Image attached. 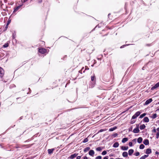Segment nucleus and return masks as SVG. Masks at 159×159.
Wrapping results in <instances>:
<instances>
[{
  "instance_id": "nucleus-1",
  "label": "nucleus",
  "mask_w": 159,
  "mask_h": 159,
  "mask_svg": "<svg viewBox=\"0 0 159 159\" xmlns=\"http://www.w3.org/2000/svg\"><path fill=\"white\" fill-rule=\"evenodd\" d=\"M47 51V49L43 48H39V52L40 53L43 54L46 53Z\"/></svg>"
},
{
  "instance_id": "nucleus-2",
  "label": "nucleus",
  "mask_w": 159,
  "mask_h": 159,
  "mask_svg": "<svg viewBox=\"0 0 159 159\" xmlns=\"http://www.w3.org/2000/svg\"><path fill=\"white\" fill-rule=\"evenodd\" d=\"M4 75V71L3 68L0 67V77L2 78Z\"/></svg>"
},
{
  "instance_id": "nucleus-3",
  "label": "nucleus",
  "mask_w": 159,
  "mask_h": 159,
  "mask_svg": "<svg viewBox=\"0 0 159 159\" xmlns=\"http://www.w3.org/2000/svg\"><path fill=\"white\" fill-rule=\"evenodd\" d=\"M139 132V125H138L136 128L134 129L133 132L134 133H138Z\"/></svg>"
},
{
  "instance_id": "nucleus-4",
  "label": "nucleus",
  "mask_w": 159,
  "mask_h": 159,
  "mask_svg": "<svg viewBox=\"0 0 159 159\" xmlns=\"http://www.w3.org/2000/svg\"><path fill=\"white\" fill-rule=\"evenodd\" d=\"M159 87V82L156 84L154 86L152 87L151 89L152 90H154L155 89Z\"/></svg>"
},
{
  "instance_id": "nucleus-5",
  "label": "nucleus",
  "mask_w": 159,
  "mask_h": 159,
  "mask_svg": "<svg viewBox=\"0 0 159 159\" xmlns=\"http://www.w3.org/2000/svg\"><path fill=\"white\" fill-rule=\"evenodd\" d=\"M78 154L75 153L71 155L68 158L73 159L75 157L78 155Z\"/></svg>"
},
{
  "instance_id": "nucleus-6",
  "label": "nucleus",
  "mask_w": 159,
  "mask_h": 159,
  "mask_svg": "<svg viewBox=\"0 0 159 159\" xmlns=\"http://www.w3.org/2000/svg\"><path fill=\"white\" fill-rule=\"evenodd\" d=\"M89 155L93 157L94 154V152L93 150H91L89 152Z\"/></svg>"
},
{
  "instance_id": "nucleus-7",
  "label": "nucleus",
  "mask_w": 159,
  "mask_h": 159,
  "mask_svg": "<svg viewBox=\"0 0 159 159\" xmlns=\"http://www.w3.org/2000/svg\"><path fill=\"white\" fill-rule=\"evenodd\" d=\"M152 101V98H150L147 100L145 102V105H148L151 103Z\"/></svg>"
},
{
  "instance_id": "nucleus-8",
  "label": "nucleus",
  "mask_w": 159,
  "mask_h": 159,
  "mask_svg": "<svg viewBox=\"0 0 159 159\" xmlns=\"http://www.w3.org/2000/svg\"><path fill=\"white\" fill-rule=\"evenodd\" d=\"M143 143L145 145H148L149 144V141L148 139H146L144 140Z\"/></svg>"
},
{
  "instance_id": "nucleus-9",
  "label": "nucleus",
  "mask_w": 159,
  "mask_h": 159,
  "mask_svg": "<svg viewBox=\"0 0 159 159\" xmlns=\"http://www.w3.org/2000/svg\"><path fill=\"white\" fill-rule=\"evenodd\" d=\"M146 153L149 154L151 153V149L150 148H148L146 150Z\"/></svg>"
},
{
  "instance_id": "nucleus-10",
  "label": "nucleus",
  "mask_w": 159,
  "mask_h": 159,
  "mask_svg": "<svg viewBox=\"0 0 159 159\" xmlns=\"http://www.w3.org/2000/svg\"><path fill=\"white\" fill-rule=\"evenodd\" d=\"M128 148V146H122L121 147V149L123 150H126Z\"/></svg>"
},
{
  "instance_id": "nucleus-11",
  "label": "nucleus",
  "mask_w": 159,
  "mask_h": 159,
  "mask_svg": "<svg viewBox=\"0 0 159 159\" xmlns=\"http://www.w3.org/2000/svg\"><path fill=\"white\" fill-rule=\"evenodd\" d=\"M143 141V139L142 137H140L138 139L137 142L138 143H140Z\"/></svg>"
},
{
  "instance_id": "nucleus-12",
  "label": "nucleus",
  "mask_w": 159,
  "mask_h": 159,
  "mask_svg": "<svg viewBox=\"0 0 159 159\" xmlns=\"http://www.w3.org/2000/svg\"><path fill=\"white\" fill-rule=\"evenodd\" d=\"M54 149L53 148L51 149H48V154H51L53 152V151H54Z\"/></svg>"
},
{
  "instance_id": "nucleus-13",
  "label": "nucleus",
  "mask_w": 159,
  "mask_h": 159,
  "mask_svg": "<svg viewBox=\"0 0 159 159\" xmlns=\"http://www.w3.org/2000/svg\"><path fill=\"white\" fill-rule=\"evenodd\" d=\"M134 151L133 149H130L129 150L128 153L129 155H131L134 152Z\"/></svg>"
},
{
  "instance_id": "nucleus-14",
  "label": "nucleus",
  "mask_w": 159,
  "mask_h": 159,
  "mask_svg": "<svg viewBox=\"0 0 159 159\" xmlns=\"http://www.w3.org/2000/svg\"><path fill=\"white\" fill-rule=\"evenodd\" d=\"M143 120V121L145 122H148L149 121V119L147 117H145L144 118Z\"/></svg>"
},
{
  "instance_id": "nucleus-15",
  "label": "nucleus",
  "mask_w": 159,
  "mask_h": 159,
  "mask_svg": "<svg viewBox=\"0 0 159 159\" xmlns=\"http://www.w3.org/2000/svg\"><path fill=\"white\" fill-rule=\"evenodd\" d=\"M119 144L118 142H116L113 145V147L114 148H117L118 147Z\"/></svg>"
},
{
  "instance_id": "nucleus-16",
  "label": "nucleus",
  "mask_w": 159,
  "mask_h": 159,
  "mask_svg": "<svg viewBox=\"0 0 159 159\" xmlns=\"http://www.w3.org/2000/svg\"><path fill=\"white\" fill-rule=\"evenodd\" d=\"M128 140V138H124L123 139L122 142V143H124L125 142H127Z\"/></svg>"
},
{
  "instance_id": "nucleus-17",
  "label": "nucleus",
  "mask_w": 159,
  "mask_h": 159,
  "mask_svg": "<svg viewBox=\"0 0 159 159\" xmlns=\"http://www.w3.org/2000/svg\"><path fill=\"white\" fill-rule=\"evenodd\" d=\"M90 149V147H86V148H85L84 149V152H88V151H89Z\"/></svg>"
},
{
  "instance_id": "nucleus-18",
  "label": "nucleus",
  "mask_w": 159,
  "mask_h": 159,
  "mask_svg": "<svg viewBox=\"0 0 159 159\" xmlns=\"http://www.w3.org/2000/svg\"><path fill=\"white\" fill-rule=\"evenodd\" d=\"M146 127L145 125L144 124L141 125L140 126V129L141 130H143Z\"/></svg>"
},
{
  "instance_id": "nucleus-19",
  "label": "nucleus",
  "mask_w": 159,
  "mask_h": 159,
  "mask_svg": "<svg viewBox=\"0 0 159 159\" xmlns=\"http://www.w3.org/2000/svg\"><path fill=\"white\" fill-rule=\"evenodd\" d=\"M122 156L124 157H126L128 156V153L126 152H124L122 153Z\"/></svg>"
},
{
  "instance_id": "nucleus-20",
  "label": "nucleus",
  "mask_w": 159,
  "mask_h": 159,
  "mask_svg": "<svg viewBox=\"0 0 159 159\" xmlns=\"http://www.w3.org/2000/svg\"><path fill=\"white\" fill-rule=\"evenodd\" d=\"M20 8V6H18L15 8L14 9V12H16Z\"/></svg>"
},
{
  "instance_id": "nucleus-21",
  "label": "nucleus",
  "mask_w": 159,
  "mask_h": 159,
  "mask_svg": "<svg viewBox=\"0 0 159 159\" xmlns=\"http://www.w3.org/2000/svg\"><path fill=\"white\" fill-rule=\"evenodd\" d=\"M95 76L94 75L93 76H91V80L92 81H93L95 79Z\"/></svg>"
},
{
  "instance_id": "nucleus-22",
  "label": "nucleus",
  "mask_w": 159,
  "mask_h": 159,
  "mask_svg": "<svg viewBox=\"0 0 159 159\" xmlns=\"http://www.w3.org/2000/svg\"><path fill=\"white\" fill-rule=\"evenodd\" d=\"M157 116V115L156 114H152V118L153 119L155 118Z\"/></svg>"
},
{
  "instance_id": "nucleus-23",
  "label": "nucleus",
  "mask_w": 159,
  "mask_h": 159,
  "mask_svg": "<svg viewBox=\"0 0 159 159\" xmlns=\"http://www.w3.org/2000/svg\"><path fill=\"white\" fill-rule=\"evenodd\" d=\"M145 147L144 145L143 144H141L140 145L139 148L140 149H143Z\"/></svg>"
},
{
  "instance_id": "nucleus-24",
  "label": "nucleus",
  "mask_w": 159,
  "mask_h": 159,
  "mask_svg": "<svg viewBox=\"0 0 159 159\" xmlns=\"http://www.w3.org/2000/svg\"><path fill=\"white\" fill-rule=\"evenodd\" d=\"M146 113H144L142 114H141L139 116V118H143V117H144L146 115Z\"/></svg>"
},
{
  "instance_id": "nucleus-25",
  "label": "nucleus",
  "mask_w": 159,
  "mask_h": 159,
  "mask_svg": "<svg viewBox=\"0 0 159 159\" xmlns=\"http://www.w3.org/2000/svg\"><path fill=\"white\" fill-rule=\"evenodd\" d=\"M88 140H89V139H88V138H86L85 139H84V140L83 141V142L84 143H85L87 142H88Z\"/></svg>"
},
{
  "instance_id": "nucleus-26",
  "label": "nucleus",
  "mask_w": 159,
  "mask_h": 159,
  "mask_svg": "<svg viewBox=\"0 0 159 159\" xmlns=\"http://www.w3.org/2000/svg\"><path fill=\"white\" fill-rule=\"evenodd\" d=\"M9 46V44L8 43H6L4 44L3 45V47L4 48H7V47Z\"/></svg>"
},
{
  "instance_id": "nucleus-27",
  "label": "nucleus",
  "mask_w": 159,
  "mask_h": 159,
  "mask_svg": "<svg viewBox=\"0 0 159 159\" xmlns=\"http://www.w3.org/2000/svg\"><path fill=\"white\" fill-rule=\"evenodd\" d=\"M140 114V112L138 111L137 112L134 114L136 115L137 117L139 116Z\"/></svg>"
},
{
  "instance_id": "nucleus-28",
  "label": "nucleus",
  "mask_w": 159,
  "mask_h": 159,
  "mask_svg": "<svg viewBox=\"0 0 159 159\" xmlns=\"http://www.w3.org/2000/svg\"><path fill=\"white\" fill-rule=\"evenodd\" d=\"M96 150L98 151H100L102 150V148L100 147H98L96 148Z\"/></svg>"
},
{
  "instance_id": "nucleus-29",
  "label": "nucleus",
  "mask_w": 159,
  "mask_h": 159,
  "mask_svg": "<svg viewBox=\"0 0 159 159\" xmlns=\"http://www.w3.org/2000/svg\"><path fill=\"white\" fill-rule=\"evenodd\" d=\"M15 87H16V85L14 84H11L10 85V88H12Z\"/></svg>"
},
{
  "instance_id": "nucleus-30",
  "label": "nucleus",
  "mask_w": 159,
  "mask_h": 159,
  "mask_svg": "<svg viewBox=\"0 0 159 159\" xmlns=\"http://www.w3.org/2000/svg\"><path fill=\"white\" fill-rule=\"evenodd\" d=\"M137 117V116H136L134 114L132 116V119H135Z\"/></svg>"
},
{
  "instance_id": "nucleus-31",
  "label": "nucleus",
  "mask_w": 159,
  "mask_h": 159,
  "mask_svg": "<svg viewBox=\"0 0 159 159\" xmlns=\"http://www.w3.org/2000/svg\"><path fill=\"white\" fill-rule=\"evenodd\" d=\"M107 152L106 151H103L102 152V154L103 155H106V154H107Z\"/></svg>"
},
{
  "instance_id": "nucleus-32",
  "label": "nucleus",
  "mask_w": 159,
  "mask_h": 159,
  "mask_svg": "<svg viewBox=\"0 0 159 159\" xmlns=\"http://www.w3.org/2000/svg\"><path fill=\"white\" fill-rule=\"evenodd\" d=\"M118 135V134H117V133H115L114 134H113L112 135V136L114 137H117Z\"/></svg>"
},
{
  "instance_id": "nucleus-33",
  "label": "nucleus",
  "mask_w": 159,
  "mask_h": 159,
  "mask_svg": "<svg viewBox=\"0 0 159 159\" xmlns=\"http://www.w3.org/2000/svg\"><path fill=\"white\" fill-rule=\"evenodd\" d=\"M159 137V132H157L156 134V138L157 139H158Z\"/></svg>"
},
{
  "instance_id": "nucleus-34",
  "label": "nucleus",
  "mask_w": 159,
  "mask_h": 159,
  "mask_svg": "<svg viewBox=\"0 0 159 159\" xmlns=\"http://www.w3.org/2000/svg\"><path fill=\"white\" fill-rule=\"evenodd\" d=\"M95 159H102V157L100 156H98L96 157Z\"/></svg>"
},
{
  "instance_id": "nucleus-35",
  "label": "nucleus",
  "mask_w": 159,
  "mask_h": 159,
  "mask_svg": "<svg viewBox=\"0 0 159 159\" xmlns=\"http://www.w3.org/2000/svg\"><path fill=\"white\" fill-rule=\"evenodd\" d=\"M89 68L88 67V66H85V69L83 71V72L84 73V71H85V70H89Z\"/></svg>"
},
{
  "instance_id": "nucleus-36",
  "label": "nucleus",
  "mask_w": 159,
  "mask_h": 159,
  "mask_svg": "<svg viewBox=\"0 0 159 159\" xmlns=\"http://www.w3.org/2000/svg\"><path fill=\"white\" fill-rule=\"evenodd\" d=\"M152 132L156 133V130L155 128V127H154L153 129L152 130Z\"/></svg>"
},
{
  "instance_id": "nucleus-37",
  "label": "nucleus",
  "mask_w": 159,
  "mask_h": 159,
  "mask_svg": "<svg viewBox=\"0 0 159 159\" xmlns=\"http://www.w3.org/2000/svg\"><path fill=\"white\" fill-rule=\"evenodd\" d=\"M129 146L131 147L133 146V144L132 142H129Z\"/></svg>"
},
{
  "instance_id": "nucleus-38",
  "label": "nucleus",
  "mask_w": 159,
  "mask_h": 159,
  "mask_svg": "<svg viewBox=\"0 0 159 159\" xmlns=\"http://www.w3.org/2000/svg\"><path fill=\"white\" fill-rule=\"evenodd\" d=\"M139 155V152H137L135 154V155L136 156H138Z\"/></svg>"
},
{
  "instance_id": "nucleus-39",
  "label": "nucleus",
  "mask_w": 159,
  "mask_h": 159,
  "mask_svg": "<svg viewBox=\"0 0 159 159\" xmlns=\"http://www.w3.org/2000/svg\"><path fill=\"white\" fill-rule=\"evenodd\" d=\"M84 68V67H83L82 68V69H81V70H79V73H81V74H82V70H83Z\"/></svg>"
},
{
  "instance_id": "nucleus-40",
  "label": "nucleus",
  "mask_w": 159,
  "mask_h": 159,
  "mask_svg": "<svg viewBox=\"0 0 159 159\" xmlns=\"http://www.w3.org/2000/svg\"><path fill=\"white\" fill-rule=\"evenodd\" d=\"M132 130V127L131 126L130 128L129 129V131H131Z\"/></svg>"
},
{
  "instance_id": "nucleus-41",
  "label": "nucleus",
  "mask_w": 159,
  "mask_h": 159,
  "mask_svg": "<svg viewBox=\"0 0 159 159\" xmlns=\"http://www.w3.org/2000/svg\"><path fill=\"white\" fill-rule=\"evenodd\" d=\"M135 122V121L134 120H131L130 121V123L131 124H134Z\"/></svg>"
},
{
  "instance_id": "nucleus-42",
  "label": "nucleus",
  "mask_w": 159,
  "mask_h": 159,
  "mask_svg": "<svg viewBox=\"0 0 159 159\" xmlns=\"http://www.w3.org/2000/svg\"><path fill=\"white\" fill-rule=\"evenodd\" d=\"M8 25H7V24L6 26L5 27V30H6L7 29V28L8 27Z\"/></svg>"
},
{
  "instance_id": "nucleus-43",
  "label": "nucleus",
  "mask_w": 159,
  "mask_h": 159,
  "mask_svg": "<svg viewBox=\"0 0 159 159\" xmlns=\"http://www.w3.org/2000/svg\"><path fill=\"white\" fill-rule=\"evenodd\" d=\"M148 156V155H145L144 156H143V157H144V158H146Z\"/></svg>"
},
{
  "instance_id": "nucleus-44",
  "label": "nucleus",
  "mask_w": 159,
  "mask_h": 159,
  "mask_svg": "<svg viewBox=\"0 0 159 159\" xmlns=\"http://www.w3.org/2000/svg\"><path fill=\"white\" fill-rule=\"evenodd\" d=\"M11 22V20H8L7 23V25H8Z\"/></svg>"
},
{
  "instance_id": "nucleus-45",
  "label": "nucleus",
  "mask_w": 159,
  "mask_h": 159,
  "mask_svg": "<svg viewBox=\"0 0 159 159\" xmlns=\"http://www.w3.org/2000/svg\"><path fill=\"white\" fill-rule=\"evenodd\" d=\"M108 156H106L103 159H108Z\"/></svg>"
},
{
  "instance_id": "nucleus-46",
  "label": "nucleus",
  "mask_w": 159,
  "mask_h": 159,
  "mask_svg": "<svg viewBox=\"0 0 159 159\" xmlns=\"http://www.w3.org/2000/svg\"><path fill=\"white\" fill-rule=\"evenodd\" d=\"M132 141L133 142H135V143H136V139H133Z\"/></svg>"
},
{
  "instance_id": "nucleus-47",
  "label": "nucleus",
  "mask_w": 159,
  "mask_h": 159,
  "mask_svg": "<svg viewBox=\"0 0 159 159\" xmlns=\"http://www.w3.org/2000/svg\"><path fill=\"white\" fill-rule=\"evenodd\" d=\"M126 46V45H122V46H121L120 47V48H124Z\"/></svg>"
},
{
  "instance_id": "nucleus-48",
  "label": "nucleus",
  "mask_w": 159,
  "mask_h": 159,
  "mask_svg": "<svg viewBox=\"0 0 159 159\" xmlns=\"http://www.w3.org/2000/svg\"><path fill=\"white\" fill-rule=\"evenodd\" d=\"M81 158V157L80 156H77L76 157L77 159H80Z\"/></svg>"
},
{
  "instance_id": "nucleus-49",
  "label": "nucleus",
  "mask_w": 159,
  "mask_h": 159,
  "mask_svg": "<svg viewBox=\"0 0 159 159\" xmlns=\"http://www.w3.org/2000/svg\"><path fill=\"white\" fill-rule=\"evenodd\" d=\"M151 45V44H146V46H150Z\"/></svg>"
},
{
  "instance_id": "nucleus-50",
  "label": "nucleus",
  "mask_w": 159,
  "mask_h": 159,
  "mask_svg": "<svg viewBox=\"0 0 159 159\" xmlns=\"http://www.w3.org/2000/svg\"><path fill=\"white\" fill-rule=\"evenodd\" d=\"M145 158H144V157L143 156L141 157L140 158V159H145Z\"/></svg>"
},
{
  "instance_id": "nucleus-51",
  "label": "nucleus",
  "mask_w": 159,
  "mask_h": 159,
  "mask_svg": "<svg viewBox=\"0 0 159 159\" xmlns=\"http://www.w3.org/2000/svg\"><path fill=\"white\" fill-rule=\"evenodd\" d=\"M103 131V129H101V130H100L99 131V132H102V131Z\"/></svg>"
},
{
  "instance_id": "nucleus-52",
  "label": "nucleus",
  "mask_w": 159,
  "mask_h": 159,
  "mask_svg": "<svg viewBox=\"0 0 159 159\" xmlns=\"http://www.w3.org/2000/svg\"><path fill=\"white\" fill-rule=\"evenodd\" d=\"M84 159H88V157H87L85 156V157H84Z\"/></svg>"
},
{
  "instance_id": "nucleus-53",
  "label": "nucleus",
  "mask_w": 159,
  "mask_h": 159,
  "mask_svg": "<svg viewBox=\"0 0 159 159\" xmlns=\"http://www.w3.org/2000/svg\"><path fill=\"white\" fill-rule=\"evenodd\" d=\"M113 130V129H112V128H111V129H109V130L110 131H112Z\"/></svg>"
},
{
  "instance_id": "nucleus-54",
  "label": "nucleus",
  "mask_w": 159,
  "mask_h": 159,
  "mask_svg": "<svg viewBox=\"0 0 159 159\" xmlns=\"http://www.w3.org/2000/svg\"><path fill=\"white\" fill-rule=\"evenodd\" d=\"M157 130L159 132V127L157 129Z\"/></svg>"
},
{
  "instance_id": "nucleus-55",
  "label": "nucleus",
  "mask_w": 159,
  "mask_h": 159,
  "mask_svg": "<svg viewBox=\"0 0 159 159\" xmlns=\"http://www.w3.org/2000/svg\"><path fill=\"white\" fill-rule=\"evenodd\" d=\"M156 154H158L159 153L158 152L156 151Z\"/></svg>"
},
{
  "instance_id": "nucleus-56",
  "label": "nucleus",
  "mask_w": 159,
  "mask_h": 159,
  "mask_svg": "<svg viewBox=\"0 0 159 159\" xmlns=\"http://www.w3.org/2000/svg\"><path fill=\"white\" fill-rule=\"evenodd\" d=\"M111 15V14H109L108 15V17L109 18V16H110Z\"/></svg>"
},
{
  "instance_id": "nucleus-57",
  "label": "nucleus",
  "mask_w": 159,
  "mask_h": 159,
  "mask_svg": "<svg viewBox=\"0 0 159 159\" xmlns=\"http://www.w3.org/2000/svg\"><path fill=\"white\" fill-rule=\"evenodd\" d=\"M116 159H123V158H116Z\"/></svg>"
},
{
  "instance_id": "nucleus-58",
  "label": "nucleus",
  "mask_w": 159,
  "mask_h": 159,
  "mask_svg": "<svg viewBox=\"0 0 159 159\" xmlns=\"http://www.w3.org/2000/svg\"><path fill=\"white\" fill-rule=\"evenodd\" d=\"M97 26H96V27H95V28L94 29L92 30H94L97 27Z\"/></svg>"
},
{
  "instance_id": "nucleus-59",
  "label": "nucleus",
  "mask_w": 159,
  "mask_h": 159,
  "mask_svg": "<svg viewBox=\"0 0 159 159\" xmlns=\"http://www.w3.org/2000/svg\"><path fill=\"white\" fill-rule=\"evenodd\" d=\"M13 39H14L15 38V37H14V36H13Z\"/></svg>"
},
{
  "instance_id": "nucleus-60",
  "label": "nucleus",
  "mask_w": 159,
  "mask_h": 159,
  "mask_svg": "<svg viewBox=\"0 0 159 159\" xmlns=\"http://www.w3.org/2000/svg\"><path fill=\"white\" fill-rule=\"evenodd\" d=\"M28 0H24L25 1H27Z\"/></svg>"
},
{
  "instance_id": "nucleus-61",
  "label": "nucleus",
  "mask_w": 159,
  "mask_h": 159,
  "mask_svg": "<svg viewBox=\"0 0 159 159\" xmlns=\"http://www.w3.org/2000/svg\"><path fill=\"white\" fill-rule=\"evenodd\" d=\"M110 159H114V158H110Z\"/></svg>"
},
{
  "instance_id": "nucleus-62",
  "label": "nucleus",
  "mask_w": 159,
  "mask_h": 159,
  "mask_svg": "<svg viewBox=\"0 0 159 159\" xmlns=\"http://www.w3.org/2000/svg\"><path fill=\"white\" fill-rule=\"evenodd\" d=\"M157 110H159V108L158 109H157Z\"/></svg>"
},
{
  "instance_id": "nucleus-63",
  "label": "nucleus",
  "mask_w": 159,
  "mask_h": 159,
  "mask_svg": "<svg viewBox=\"0 0 159 159\" xmlns=\"http://www.w3.org/2000/svg\"><path fill=\"white\" fill-rule=\"evenodd\" d=\"M158 104H159V102H158Z\"/></svg>"
}]
</instances>
